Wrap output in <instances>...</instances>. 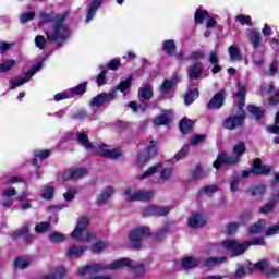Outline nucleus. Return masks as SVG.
I'll return each mask as SVG.
<instances>
[{
	"label": "nucleus",
	"mask_w": 279,
	"mask_h": 279,
	"mask_svg": "<svg viewBox=\"0 0 279 279\" xmlns=\"http://www.w3.org/2000/svg\"><path fill=\"white\" fill-rule=\"evenodd\" d=\"M39 19V25H45L47 23L51 24L45 32L46 38H48L50 43H56L57 47H62V43L69 38V28L64 24L66 13L57 14L56 12H40Z\"/></svg>",
	"instance_id": "1"
},
{
	"label": "nucleus",
	"mask_w": 279,
	"mask_h": 279,
	"mask_svg": "<svg viewBox=\"0 0 279 279\" xmlns=\"http://www.w3.org/2000/svg\"><path fill=\"white\" fill-rule=\"evenodd\" d=\"M90 223V218L88 216H81L77 219L76 228L72 232V239L76 241H82L83 243H93L97 235L88 231V226Z\"/></svg>",
	"instance_id": "2"
},
{
	"label": "nucleus",
	"mask_w": 279,
	"mask_h": 279,
	"mask_svg": "<svg viewBox=\"0 0 279 279\" xmlns=\"http://www.w3.org/2000/svg\"><path fill=\"white\" fill-rule=\"evenodd\" d=\"M149 234H151V230L144 226L132 230L128 238L134 250H141V247H143V241H145Z\"/></svg>",
	"instance_id": "3"
},
{
	"label": "nucleus",
	"mask_w": 279,
	"mask_h": 279,
	"mask_svg": "<svg viewBox=\"0 0 279 279\" xmlns=\"http://www.w3.org/2000/svg\"><path fill=\"white\" fill-rule=\"evenodd\" d=\"M124 195H126V202H149V199H154L156 192L128 189Z\"/></svg>",
	"instance_id": "4"
},
{
	"label": "nucleus",
	"mask_w": 279,
	"mask_h": 279,
	"mask_svg": "<svg viewBox=\"0 0 279 279\" xmlns=\"http://www.w3.org/2000/svg\"><path fill=\"white\" fill-rule=\"evenodd\" d=\"M222 247H225V250H229L232 256H241V254H244L245 251L248 250L250 244L248 242L241 244L234 240H225L222 242Z\"/></svg>",
	"instance_id": "5"
},
{
	"label": "nucleus",
	"mask_w": 279,
	"mask_h": 279,
	"mask_svg": "<svg viewBox=\"0 0 279 279\" xmlns=\"http://www.w3.org/2000/svg\"><path fill=\"white\" fill-rule=\"evenodd\" d=\"M41 69H43V62H38L33 66L32 70L25 73L24 78L20 77L15 82L10 81V90H14L15 88H19V86H23V84H27V82H29L32 77H34V75H36V73H38V71H40Z\"/></svg>",
	"instance_id": "6"
},
{
	"label": "nucleus",
	"mask_w": 279,
	"mask_h": 279,
	"mask_svg": "<svg viewBox=\"0 0 279 279\" xmlns=\"http://www.w3.org/2000/svg\"><path fill=\"white\" fill-rule=\"evenodd\" d=\"M114 99H117V90L111 93H100L90 100L89 106L92 108H100L104 104H108V101H112Z\"/></svg>",
	"instance_id": "7"
},
{
	"label": "nucleus",
	"mask_w": 279,
	"mask_h": 279,
	"mask_svg": "<svg viewBox=\"0 0 279 279\" xmlns=\"http://www.w3.org/2000/svg\"><path fill=\"white\" fill-rule=\"evenodd\" d=\"M146 154L147 155H140L137 157V167H145L147 162H149L150 158H154L158 154V146H156V142L150 141V145L146 147Z\"/></svg>",
	"instance_id": "8"
},
{
	"label": "nucleus",
	"mask_w": 279,
	"mask_h": 279,
	"mask_svg": "<svg viewBox=\"0 0 279 279\" xmlns=\"http://www.w3.org/2000/svg\"><path fill=\"white\" fill-rule=\"evenodd\" d=\"M171 208L169 207H160L157 205H149L146 207L143 211L144 217H151V216H159V217H166V215H169V211Z\"/></svg>",
	"instance_id": "9"
},
{
	"label": "nucleus",
	"mask_w": 279,
	"mask_h": 279,
	"mask_svg": "<svg viewBox=\"0 0 279 279\" xmlns=\"http://www.w3.org/2000/svg\"><path fill=\"white\" fill-rule=\"evenodd\" d=\"M194 20H195V23H204V21H207L206 22L207 29H213V27L217 25V22L215 21V19L208 15V11H202L201 9L196 10Z\"/></svg>",
	"instance_id": "10"
},
{
	"label": "nucleus",
	"mask_w": 279,
	"mask_h": 279,
	"mask_svg": "<svg viewBox=\"0 0 279 279\" xmlns=\"http://www.w3.org/2000/svg\"><path fill=\"white\" fill-rule=\"evenodd\" d=\"M236 162H239V157L235 155L228 156L226 153H220L214 161V168L219 169L221 165H236Z\"/></svg>",
	"instance_id": "11"
},
{
	"label": "nucleus",
	"mask_w": 279,
	"mask_h": 279,
	"mask_svg": "<svg viewBox=\"0 0 279 279\" xmlns=\"http://www.w3.org/2000/svg\"><path fill=\"white\" fill-rule=\"evenodd\" d=\"M244 121V114L230 116L227 120H225L223 128H226V130H236V128H241V125H243Z\"/></svg>",
	"instance_id": "12"
},
{
	"label": "nucleus",
	"mask_w": 279,
	"mask_h": 279,
	"mask_svg": "<svg viewBox=\"0 0 279 279\" xmlns=\"http://www.w3.org/2000/svg\"><path fill=\"white\" fill-rule=\"evenodd\" d=\"M272 171V168L270 166L264 165L260 158H256L253 161V169L251 170V173H254L255 175H269V173Z\"/></svg>",
	"instance_id": "13"
},
{
	"label": "nucleus",
	"mask_w": 279,
	"mask_h": 279,
	"mask_svg": "<svg viewBox=\"0 0 279 279\" xmlns=\"http://www.w3.org/2000/svg\"><path fill=\"white\" fill-rule=\"evenodd\" d=\"M66 278V268L64 266H57L50 268L48 274L41 276L39 279H64Z\"/></svg>",
	"instance_id": "14"
},
{
	"label": "nucleus",
	"mask_w": 279,
	"mask_h": 279,
	"mask_svg": "<svg viewBox=\"0 0 279 279\" xmlns=\"http://www.w3.org/2000/svg\"><path fill=\"white\" fill-rule=\"evenodd\" d=\"M179 82L180 76H178V73L173 74L171 80H165L159 87L161 95H168L171 92V88H173V86H175Z\"/></svg>",
	"instance_id": "15"
},
{
	"label": "nucleus",
	"mask_w": 279,
	"mask_h": 279,
	"mask_svg": "<svg viewBox=\"0 0 279 279\" xmlns=\"http://www.w3.org/2000/svg\"><path fill=\"white\" fill-rule=\"evenodd\" d=\"M187 226L194 229L204 228L206 226V219L202 214H192L189 217Z\"/></svg>",
	"instance_id": "16"
},
{
	"label": "nucleus",
	"mask_w": 279,
	"mask_h": 279,
	"mask_svg": "<svg viewBox=\"0 0 279 279\" xmlns=\"http://www.w3.org/2000/svg\"><path fill=\"white\" fill-rule=\"evenodd\" d=\"M131 265H132V259L121 258L112 262L109 265H102V271H105V269L114 270V269H121L123 267H131Z\"/></svg>",
	"instance_id": "17"
},
{
	"label": "nucleus",
	"mask_w": 279,
	"mask_h": 279,
	"mask_svg": "<svg viewBox=\"0 0 279 279\" xmlns=\"http://www.w3.org/2000/svg\"><path fill=\"white\" fill-rule=\"evenodd\" d=\"M173 228V223L168 222L166 225H163L154 235H153V241L154 243H160V241H162V239H165V236H167V234H169V232H171Z\"/></svg>",
	"instance_id": "18"
},
{
	"label": "nucleus",
	"mask_w": 279,
	"mask_h": 279,
	"mask_svg": "<svg viewBox=\"0 0 279 279\" xmlns=\"http://www.w3.org/2000/svg\"><path fill=\"white\" fill-rule=\"evenodd\" d=\"M99 271H104V264L87 265L83 268H78L77 275L86 276V274H99Z\"/></svg>",
	"instance_id": "19"
},
{
	"label": "nucleus",
	"mask_w": 279,
	"mask_h": 279,
	"mask_svg": "<svg viewBox=\"0 0 279 279\" xmlns=\"http://www.w3.org/2000/svg\"><path fill=\"white\" fill-rule=\"evenodd\" d=\"M223 106V92L217 93L208 102L209 110H219Z\"/></svg>",
	"instance_id": "20"
},
{
	"label": "nucleus",
	"mask_w": 279,
	"mask_h": 279,
	"mask_svg": "<svg viewBox=\"0 0 279 279\" xmlns=\"http://www.w3.org/2000/svg\"><path fill=\"white\" fill-rule=\"evenodd\" d=\"M254 271L253 263H244L243 265H238L235 270V278H243V276H247V274H252Z\"/></svg>",
	"instance_id": "21"
},
{
	"label": "nucleus",
	"mask_w": 279,
	"mask_h": 279,
	"mask_svg": "<svg viewBox=\"0 0 279 279\" xmlns=\"http://www.w3.org/2000/svg\"><path fill=\"white\" fill-rule=\"evenodd\" d=\"M202 73H204V64H202V62H196L189 69V78L199 80Z\"/></svg>",
	"instance_id": "22"
},
{
	"label": "nucleus",
	"mask_w": 279,
	"mask_h": 279,
	"mask_svg": "<svg viewBox=\"0 0 279 279\" xmlns=\"http://www.w3.org/2000/svg\"><path fill=\"white\" fill-rule=\"evenodd\" d=\"M86 250H88V247H86V246L73 245L68 248L66 256H68V258H71V259L80 258L81 256H83V254H84V252H86Z\"/></svg>",
	"instance_id": "23"
},
{
	"label": "nucleus",
	"mask_w": 279,
	"mask_h": 279,
	"mask_svg": "<svg viewBox=\"0 0 279 279\" xmlns=\"http://www.w3.org/2000/svg\"><path fill=\"white\" fill-rule=\"evenodd\" d=\"M199 263H202L199 258L189 256L182 259L181 265L183 269H195V267H199Z\"/></svg>",
	"instance_id": "24"
},
{
	"label": "nucleus",
	"mask_w": 279,
	"mask_h": 279,
	"mask_svg": "<svg viewBox=\"0 0 279 279\" xmlns=\"http://www.w3.org/2000/svg\"><path fill=\"white\" fill-rule=\"evenodd\" d=\"M227 257L220 256V257H208L203 260L204 267L210 268V267H217L218 265H223L226 263Z\"/></svg>",
	"instance_id": "25"
},
{
	"label": "nucleus",
	"mask_w": 279,
	"mask_h": 279,
	"mask_svg": "<svg viewBox=\"0 0 279 279\" xmlns=\"http://www.w3.org/2000/svg\"><path fill=\"white\" fill-rule=\"evenodd\" d=\"M161 167H162V163H156V165L149 167L144 173H142L137 177L138 180H146V178H151V177L156 175V173H160Z\"/></svg>",
	"instance_id": "26"
},
{
	"label": "nucleus",
	"mask_w": 279,
	"mask_h": 279,
	"mask_svg": "<svg viewBox=\"0 0 279 279\" xmlns=\"http://www.w3.org/2000/svg\"><path fill=\"white\" fill-rule=\"evenodd\" d=\"M110 149V146H108L107 144H97V145H93L92 146V154H95L96 156H101L102 158H106V156H108V151Z\"/></svg>",
	"instance_id": "27"
},
{
	"label": "nucleus",
	"mask_w": 279,
	"mask_h": 279,
	"mask_svg": "<svg viewBox=\"0 0 279 279\" xmlns=\"http://www.w3.org/2000/svg\"><path fill=\"white\" fill-rule=\"evenodd\" d=\"M171 178H173V168L165 167V165L161 163L159 180H161V182H169Z\"/></svg>",
	"instance_id": "28"
},
{
	"label": "nucleus",
	"mask_w": 279,
	"mask_h": 279,
	"mask_svg": "<svg viewBox=\"0 0 279 279\" xmlns=\"http://www.w3.org/2000/svg\"><path fill=\"white\" fill-rule=\"evenodd\" d=\"M262 40L263 38L260 37V32L252 29L250 43L252 44L253 49H258L259 47H263Z\"/></svg>",
	"instance_id": "29"
},
{
	"label": "nucleus",
	"mask_w": 279,
	"mask_h": 279,
	"mask_svg": "<svg viewBox=\"0 0 279 279\" xmlns=\"http://www.w3.org/2000/svg\"><path fill=\"white\" fill-rule=\"evenodd\" d=\"M76 138L82 147H85V149H88L89 151L93 149V143L88 141V135L86 133L77 131Z\"/></svg>",
	"instance_id": "30"
},
{
	"label": "nucleus",
	"mask_w": 279,
	"mask_h": 279,
	"mask_svg": "<svg viewBox=\"0 0 279 279\" xmlns=\"http://www.w3.org/2000/svg\"><path fill=\"white\" fill-rule=\"evenodd\" d=\"M228 53L231 62H241L243 60V56L241 54V51L235 45H231L228 48Z\"/></svg>",
	"instance_id": "31"
},
{
	"label": "nucleus",
	"mask_w": 279,
	"mask_h": 279,
	"mask_svg": "<svg viewBox=\"0 0 279 279\" xmlns=\"http://www.w3.org/2000/svg\"><path fill=\"white\" fill-rule=\"evenodd\" d=\"M101 7V0H94L89 7V11L87 13L86 23H90L97 14V10Z\"/></svg>",
	"instance_id": "32"
},
{
	"label": "nucleus",
	"mask_w": 279,
	"mask_h": 279,
	"mask_svg": "<svg viewBox=\"0 0 279 279\" xmlns=\"http://www.w3.org/2000/svg\"><path fill=\"white\" fill-rule=\"evenodd\" d=\"M112 193H114V187L109 186L107 187L97 198V204H99V206H104V204H106V202H108V199H110V197L112 196Z\"/></svg>",
	"instance_id": "33"
},
{
	"label": "nucleus",
	"mask_w": 279,
	"mask_h": 279,
	"mask_svg": "<svg viewBox=\"0 0 279 279\" xmlns=\"http://www.w3.org/2000/svg\"><path fill=\"white\" fill-rule=\"evenodd\" d=\"M179 128L182 134H191V132H193V121L189 120V118H184L180 121Z\"/></svg>",
	"instance_id": "34"
},
{
	"label": "nucleus",
	"mask_w": 279,
	"mask_h": 279,
	"mask_svg": "<svg viewBox=\"0 0 279 279\" xmlns=\"http://www.w3.org/2000/svg\"><path fill=\"white\" fill-rule=\"evenodd\" d=\"M266 226H267V221L265 219H262V220L255 222L253 226H251L250 233L258 234L265 230Z\"/></svg>",
	"instance_id": "35"
},
{
	"label": "nucleus",
	"mask_w": 279,
	"mask_h": 279,
	"mask_svg": "<svg viewBox=\"0 0 279 279\" xmlns=\"http://www.w3.org/2000/svg\"><path fill=\"white\" fill-rule=\"evenodd\" d=\"M253 269H256L257 271H262V274L267 276V272L269 271V260L264 259V260L255 263L253 265Z\"/></svg>",
	"instance_id": "36"
},
{
	"label": "nucleus",
	"mask_w": 279,
	"mask_h": 279,
	"mask_svg": "<svg viewBox=\"0 0 279 279\" xmlns=\"http://www.w3.org/2000/svg\"><path fill=\"white\" fill-rule=\"evenodd\" d=\"M141 97L142 99H146V101H149V99L154 97V87L151 85L145 84L141 89Z\"/></svg>",
	"instance_id": "37"
},
{
	"label": "nucleus",
	"mask_w": 279,
	"mask_h": 279,
	"mask_svg": "<svg viewBox=\"0 0 279 279\" xmlns=\"http://www.w3.org/2000/svg\"><path fill=\"white\" fill-rule=\"evenodd\" d=\"M171 121V111H168L167 114L163 116H157L153 123L155 125H167Z\"/></svg>",
	"instance_id": "38"
},
{
	"label": "nucleus",
	"mask_w": 279,
	"mask_h": 279,
	"mask_svg": "<svg viewBox=\"0 0 279 279\" xmlns=\"http://www.w3.org/2000/svg\"><path fill=\"white\" fill-rule=\"evenodd\" d=\"M248 112H251V114L253 117H255L257 120L258 119H263V117L265 116V109L260 108V107H256L254 105H251L247 107Z\"/></svg>",
	"instance_id": "39"
},
{
	"label": "nucleus",
	"mask_w": 279,
	"mask_h": 279,
	"mask_svg": "<svg viewBox=\"0 0 279 279\" xmlns=\"http://www.w3.org/2000/svg\"><path fill=\"white\" fill-rule=\"evenodd\" d=\"M245 143L244 142H239L233 146V156L240 160L241 156L245 154Z\"/></svg>",
	"instance_id": "40"
},
{
	"label": "nucleus",
	"mask_w": 279,
	"mask_h": 279,
	"mask_svg": "<svg viewBox=\"0 0 279 279\" xmlns=\"http://www.w3.org/2000/svg\"><path fill=\"white\" fill-rule=\"evenodd\" d=\"M131 87H132V75H130L125 81H121L114 90L116 93L117 90H120V93H125Z\"/></svg>",
	"instance_id": "41"
},
{
	"label": "nucleus",
	"mask_w": 279,
	"mask_h": 279,
	"mask_svg": "<svg viewBox=\"0 0 279 279\" xmlns=\"http://www.w3.org/2000/svg\"><path fill=\"white\" fill-rule=\"evenodd\" d=\"M189 145H184L173 157V162H178L179 160H182L183 158H186L189 156L190 151Z\"/></svg>",
	"instance_id": "42"
},
{
	"label": "nucleus",
	"mask_w": 279,
	"mask_h": 279,
	"mask_svg": "<svg viewBox=\"0 0 279 279\" xmlns=\"http://www.w3.org/2000/svg\"><path fill=\"white\" fill-rule=\"evenodd\" d=\"M163 51H166L168 56H173V53H175V41L173 39L163 41Z\"/></svg>",
	"instance_id": "43"
},
{
	"label": "nucleus",
	"mask_w": 279,
	"mask_h": 279,
	"mask_svg": "<svg viewBox=\"0 0 279 279\" xmlns=\"http://www.w3.org/2000/svg\"><path fill=\"white\" fill-rule=\"evenodd\" d=\"M247 93V89L245 88V86H241L240 90L235 94V97L239 101V108H243V106H245V94Z\"/></svg>",
	"instance_id": "44"
},
{
	"label": "nucleus",
	"mask_w": 279,
	"mask_h": 279,
	"mask_svg": "<svg viewBox=\"0 0 279 279\" xmlns=\"http://www.w3.org/2000/svg\"><path fill=\"white\" fill-rule=\"evenodd\" d=\"M15 269H27L29 267V258L17 257L14 262Z\"/></svg>",
	"instance_id": "45"
},
{
	"label": "nucleus",
	"mask_w": 279,
	"mask_h": 279,
	"mask_svg": "<svg viewBox=\"0 0 279 279\" xmlns=\"http://www.w3.org/2000/svg\"><path fill=\"white\" fill-rule=\"evenodd\" d=\"M248 193L252 195V197H260V195H264L265 193V185L258 184L253 186L248 190Z\"/></svg>",
	"instance_id": "46"
},
{
	"label": "nucleus",
	"mask_w": 279,
	"mask_h": 279,
	"mask_svg": "<svg viewBox=\"0 0 279 279\" xmlns=\"http://www.w3.org/2000/svg\"><path fill=\"white\" fill-rule=\"evenodd\" d=\"M197 97H199V90L194 89L192 92H189L184 98L185 106H191V104H193V101H195Z\"/></svg>",
	"instance_id": "47"
},
{
	"label": "nucleus",
	"mask_w": 279,
	"mask_h": 279,
	"mask_svg": "<svg viewBox=\"0 0 279 279\" xmlns=\"http://www.w3.org/2000/svg\"><path fill=\"white\" fill-rule=\"evenodd\" d=\"M48 239L50 243H64L65 236L64 233L53 231Z\"/></svg>",
	"instance_id": "48"
},
{
	"label": "nucleus",
	"mask_w": 279,
	"mask_h": 279,
	"mask_svg": "<svg viewBox=\"0 0 279 279\" xmlns=\"http://www.w3.org/2000/svg\"><path fill=\"white\" fill-rule=\"evenodd\" d=\"M47 43H50L49 39L45 38L43 35H37L35 37V47H37V49H45L47 47Z\"/></svg>",
	"instance_id": "49"
},
{
	"label": "nucleus",
	"mask_w": 279,
	"mask_h": 279,
	"mask_svg": "<svg viewBox=\"0 0 279 279\" xmlns=\"http://www.w3.org/2000/svg\"><path fill=\"white\" fill-rule=\"evenodd\" d=\"M106 247H108L107 242L98 241L93 244L92 252H94V254H100V252H104V250H106Z\"/></svg>",
	"instance_id": "50"
},
{
	"label": "nucleus",
	"mask_w": 279,
	"mask_h": 279,
	"mask_svg": "<svg viewBox=\"0 0 279 279\" xmlns=\"http://www.w3.org/2000/svg\"><path fill=\"white\" fill-rule=\"evenodd\" d=\"M274 208H276V201H270L268 204L259 208V213L268 215V213H274Z\"/></svg>",
	"instance_id": "51"
},
{
	"label": "nucleus",
	"mask_w": 279,
	"mask_h": 279,
	"mask_svg": "<svg viewBox=\"0 0 279 279\" xmlns=\"http://www.w3.org/2000/svg\"><path fill=\"white\" fill-rule=\"evenodd\" d=\"M50 229H51V223L49 222H40L35 226V232L37 233L49 232Z\"/></svg>",
	"instance_id": "52"
},
{
	"label": "nucleus",
	"mask_w": 279,
	"mask_h": 279,
	"mask_svg": "<svg viewBox=\"0 0 279 279\" xmlns=\"http://www.w3.org/2000/svg\"><path fill=\"white\" fill-rule=\"evenodd\" d=\"M15 61L14 60H8L0 64V73H5L8 71L12 70V66H14Z\"/></svg>",
	"instance_id": "53"
},
{
	"label": "nucleus",
	"mask_w": 279,
	"mask_h": 279,
	"mask_svg": "<svg viewBox=\"0 0 279 279\" xmlns=\"http://www.w3.org/2000/svg\"><path fill=\"white\" fill-rule=\"evenodd\" d=\"M43 193H41V197L43 199H51V197H53V187L51 186H44L41 189Z\"/></svg>",
	"instance_id": "54"
},
{
	"label": "nucleus",
	"mask_w": 279,
	"mask_h": 279,
	"mask_svg": "<svg viewBox=\"0 0 279 279\" xmlns=\"http://www.w3.org/2000/svg\"><path fill=\"white\" fill-rule=\"evenodd\" d=\"M72 95H84L86 93V83H81L76 87L70 89Z\"/></svg>",
	"instance_id": "55"
},
{
	"label": "nucleus",
	"mask_w": 279,
	"mask_h": 279,
	"mask_svg": "<svg viewBox=\"0 0 279 279\" xmlns=\"http://www.w3.org/2000/svg\"><path fill=\"white\" fill-rule=\"evenodd\" d=\"M84 175H86V169L85 168L72 169L73 180H80V178H84Z\"/></svg>",
	"instance_id": "56"
},
{
	"label": "nucleus",
	"mask_w": 279,
	"mask_h": 279,
	"mask_svg": "<svg viewBox=\"0 0 279 279\" xmlns=\"http://www.w3.org/2000/svg\"><path fill=\"white\" fill-rule=\"evenodd\" d=\"M36 16V12L23 13L20 15V23H29V21H34Z\"/></svg>",
	"instance_id": "57"
},
{
	"label": "nucleus",
	"mask_w": 279,
	"mask_h": 279,
	"mask_svg": "<svg viewBox=\"0 0 279 279\" xmlns=\"http://www.w3.org/2000/svg\"><path fill=\"white\" fill-rule=\"evenodd\" d=\"M236 21H239L241 25H248V27H252V17H250V15L240 14L236 16Z\"/></svg>",
	"instance_id": "58"
},
{
	"label": "nucleus",
	"mask_w": 279,
	"mask_h": 279,
	"mask_svg": "<svg viewBox=\"0 0 279 279\" xmlns=\"http://www.w3.org/2000/svg\"><path fill=\"white\" fill-rule=\"evenodd\" d=\"M131 272L133 276H135V278H141V276H145V266L141 265L133 267L131 268Z\"/></svg>",
	"instance_id": "59"
},
{
	"label": "nucleus",
	"mask_w": 279,
	"mask_h": 279,
	"mask_svg": "<svg viewBox=\"0 0 279 279\" xmlns=\"http://www.w3.org/2000/svg\"><path fill=\"white\" fill-rule=\"evenodd\" d=\"M75 187H68V192L63 194L64 201L65 202H73L75 199Z\"/></svg>",
	"instance_id": "60"
},
{
	"label": "nucleus",
	"mask_w": 279,
	"mask_h": 279,
	"mask_svg": "<svg viewBox=\"0 0 279 279\" xmlns=\"http://www.w3.org/2000/svg\"><path fill=\"white\" fill-rule=\"evenodd\" d=\"M121 154H122L121 148L109 149L105 158H112V159L121 158Z\"/></svg>",
	"instance_id": "61"
},
{
	"label": "nucleus",
	"mask_w": 279,
	"mask_h": 279,
	"mask_svg": "<svg viewBox=\"0 0 279 279\" xmlns=\"http://www.w3.org/2000/svg\"><path fill=\"white\" fill-rule=\"evenodd\" d=\"M206 141V134H198L195 135L191 141L190 144L195 146V145H199V143H204Z\"/></svg>",
	"instance_id": "62"
},
{
	"label": "nucleus",
	"mask_w": 279,
	"mask_h": 279,
	"mask_svg": "<svg viewBox=\"0 0 279 279\" xmlns=\"http://www.w3.org/2000/svg\"><path fill=\"white\" fill-rule=\"evenodd\" d=\"M15 195H16V189L14 187L2 190V197H7L10 199L12 197H15Z\"/></svg>",
	"instance_id": "63"
},
{
	"label": "nucleus",
	"mask_w": 279,
	"mask_h": 279,
	"mask_svg": "<svg viewBox=\"0 0 279 279\" xmlns=\"http://www.w3.org/2000/svg\"><path fill=\"white\" fill-rule=\"evenodd\" d=\"M278 232H279V223L268 228L266 231V236H274V234H278Z\"/></svg>",
	"instance_id": "64"
}]
</instances>
